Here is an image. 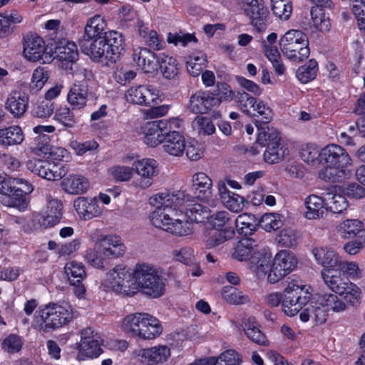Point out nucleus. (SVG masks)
I'll use <instances>...</instances> for the list:
<instances>
[{
  "label": "nucleus",
  "instance_id": "obj_34",
  "mask_svg": "<svg viewBox=\"0 0 365 365\" xmlns=\"http://www.w3.org/2000/svg\"><path fill=\"white\" fill-rule=\"evenodd\" d=\"M307 212L304 215L309 220L323 217L326 212L324 200L316 195H310L305 199Z\"/></svg>",
  "mask_w": 365,
  "mask_h": 365
},
{
  "label": "nucleus",
  "instance_id": "obj_57",
  "mask_svg": "<svg viewBox=\"0 0 365 365\" xmlns=\"http://www.w3.org/2000/svg\"><path fill=\"white\" fill-rule=\"evenodd\" d=\"M21 21V16L16 11L0 13V34H9L11 24L20 23Z\"/></svg>",
  "mask_w": 365,
  "mask_h": 365
},
{
  "label": "nucleus",
  "instance_id": "obj_24",
  "mask_svg": "<svg viewBox=\"0 0 365 365\" xmlns=\"http://www.w3.org/2000/svg\"><path fill=\"white\" fill-rule=\"evenodd\" d=\"M142 130L144 133V143L151 147L163 143L166 135L160 120L147 122L142 127Z\"/></svg>",
  "mask_w": 365,
  "mask_h": 365
},
{
  "label": "nucleus",
  "instance_id": "obj_63",
  "mask_svg": "<svg viewBox=\"0 0 365 365\" xmlns=\"http://www.w3.org/2000/svg\"><path fill=\"white\" fill-rule=\"evenodd\" d=\"M48 75L43 68L38 67L34 71L30 87L33 90L38 91L43 88L48 81Z\"/></svg>",
  "mask_w": 365,
  "mask_h": 365
},
{
  "label": "nucleus",
  "instance_id": "obj_47",
  "mask_svg": "<svg viewBox=\"0 0 365 365\" xmlns=\"http://www.w3.org/2000/svg\"><path fill=\"white\" fill-rule=\"evenodd\" d=\"M245 334L252 341L261 346L268 345L267 337L255 324L254 318H249L247 323H245Z\"/></svg>",
  "mask_w": 365,
  "mask_h": 365
},
{
  "label": "nucleus",
  "instance_id": "obj_25",
  "mask_svg": "<svg viewBox=\"0 0 365 365\" xmlns=\"http://www.w3.org/2000/svg\"><path fill=\"white\" fill-rule=\"evenodd\" d=\"M133 60L145 73H153L158 70L160 58L158 59L155 53L143 48L133 53Z\"/></svg>",
  "mask_w": 365,
  "mask_h": 365
},
{
  "label": "nucleus",
  "instance_id": "obj_56",
  "mask_svg": "<svg viewBox=\"0 0 365 365\" xmlns=\"http://www.w3.org/2000/svg\"><path fill=\"white\" fill-rule=\"evenodd\" d=\"M329 197L326 203L327 207L333 213H341L348 207V201L346 197L339 194H328Z\"/></svg>",
  "mask_w": 365,
  "mask_h": 365
},
{
  "label": "nucleus",
  "instance_id": "obj_48",
  "mask_svg": "<svg viewBox=\"0 0 365 365\" xmlns=\"http://www.w3.org/2000/svg\"><path fill=\"white\" fill-rule=\"evenodd\" d=\"M235 224L237 230L245 235H251L256 228L255 216L248 213L240 215Z\"/></svg>",
  "mask_w": 365,
  "mask_h": 365
},
{
  "label": "nucleus",
  "instance_id": "obj_2",
  "mask_svg": "<svg viewBox=\"0 0 365 365\" xmlns=\"http://www.w3.org/2000/svg\"><path fill=\"white\" fill-rule=\"evenodd\" d=\"M301 309L300 319L306 322L309 319L314 322L316 299L312 298L309 289L296 279L287 282L284 289L282 311L289 317L295 316Z\"/></svg>",
  "mask_w": 365,
  "mask_h": 365
},
{
  "label": "nucleus",
  "instance_id": "obj_27",
  "mask_svg": "<svg viewBox=\"0 0 365 365\" xmlns=\"http://www.w3.org/2000/svg\"><path fill=\"white\" fill-rule=\"evenodd\" d=\"M74 207L79 216L85 220L98 217L102 212L96 199L88 200L85 197H78L74 201Z\"/></svg>",
  "mask_w": 365,
  "mask_h": 365
},
{
  "label": "nucleus",
  "instance_id": "obj_3",
  "mask_svg": "<svg viewBox=\"0 0 365 365\" xmlns=\"http://www.w3.org/2000/svg\"><path fill=\"white\" fill-rule=\"evenodd\" d=\"M87 43L82 42L80 45L81 49L96 62H103L105 60L116 62L124 50L123 36L115 31L104 32L103 36L94 39L89 45Z\"/></svg>",
  "mask_w": 365,
  "mask_h": 365
},
{
  "label": "nucleus",
  "instance_id": "obj_21",
  "mask_svg": "<svg viewBox=\"0 0 365 365\" xmlns=\"http://www.w3.org/2000/svg\"><path fill=\"white\" fill-rule=\"evenodd\" d=\"M28 104L29 96L26 93L21 91H13L7 97L5 108L14 117L21 118L26 113Z\"/></svg>",
  "mask_w": 365,
  "mask_h": 365
},
{
  "label": "nucleus",
  "instance_id": "obj_22",
  "mask_svg": "<svg viewBox=\"0 0 365 365\" xmlns=\"http://www.w3.org/2000/svg\"><path fill=\"white\" fill-rule=\"evenodd\" d=\"M312 253L318 264L324 269L331 271L338 269L342 260L334 250L328 247H316L313 249Z\"/></svg>",
  "mask_w": 365,
  "mask_h": 365
},
{
  "label": "nucleus",
  "instance_id": "obj_19",
  "mask_svg": "<svg viewBox=\"0 0 365 365\" xmlns=\"http://www.w3.org/2000/svg\"><path fill=\"white\" fill-rule=\"evenodd\" d=\"M65 272L68 277L70 284L76 287L75 293L78 296L83 294L86 292L82 280L86 277L84 265L81 262L71 261L66 263Z\"/></svg>",
  "mask_w": 365,
  "mask_h": 365
},
{
  "label": "nucleus",
  "instance_id": "obj_43",
  "mask_svg": "<svg viewBox=\"0 0 365 365\" xmlns=\"http://www.w3.org/2000/svg\"><path fill=\"white\" fill-rule=\"evenodd\" d=\"M253 110V116L257 118L255 119V123L257 127L262 125H267L272 119V109L267 106L262 101H257Z\"/></svg>",
  "mask_w": 365,
  "mask_h": 365
},
{
  "label": "nucleus",
  "instance_id": "obj_23",
  "mask_svg": "<svg viewBox=\"0 0 365 365\" xmlns=\"http://www.w3.org/2000/svg\"><path fill=\"white\" fill-rule=\"evenodd\" d=\"M170 356V350L166 345H160L151 348L143 349L140 351L138 356L140 361L149 365L163 363Z\"/></svg>",
  "mask_w": 365,
  "mask_h": 365
},
{
  "label": "nucleus",
  "instance_id": "obj_44",
  "mask_svg": "<svg viewBox=\"0 0 365 365\" xmlns=\"http://www.w3.org/2000/svg\"><path fill=\"white\" fill-rule=\"evenodd\" d=\"M344 299L353 307H357L361 302V289L351 281L346 282L344 290L339 294Z\"/></svg>",
  "mask_w": 365,
  "mask_h": 365
},
{
  "label": "nucleus",
  "instance_id": "obj_33",
  "mask_svg": "<svg viewBox=\"0 0 365 365\" xmlns=\"http://www.w3.org/2000/svg\"><path fill=\"white\" fill-rule=\"evenodd\" d=\"M240 363L239 354L233 349L227 350L217 357L200 359V365H240Z\"/></svg>",
  "mask_w": 365,
  "mask_h": 365
},
{
  "label": "nucleus",
  "instance_id": "obj_10",
  "mask_svg": "<svg viewBox=\"0 0 365 365\" xmlns=\"http://www.w3.org/2000/svg\"><path fill=\"white\" fill-rule=\"evenodd\" d=\"M283 54L294 62H301L309 55V41L307 35L299 30H289L279 40Z\"/></svg>",
  "mask_w": 365,
  "mask_h": 365
},
{
  "label": "nucleus",
  "instance_id": "obj_39",
  "mask_svg": "<svg viewBox=\"0 0 365 365\" xmlns=\"http://www.w3.org/2000/svg\"><path fill=\"white\" fill-rule=\"evenodd\" d=\"M159 66L164 78H175L180 72L179 63L176 58L163 55L160 58Z\"/></svg>",
  "mask_w": 365,
  "mask_h": 365
},
{
  "label": "nucleus",
  "instance_id": "obj_37",
  "mask_svg": "<svg viewBox=\"0 0 365 365\" xmlns=\"http://www.w3.org/2000/svg\"><path fill=\"white\" fill-rule=\"evenodd\" d=\"M364 228V223L358 219H347L340 222L337 232L344 238H352L359 235Z\"/></svg>",
  "mask_w": 365,
  "mask_h": 365
},
{
  "label": "nucleus",
  "instance_id": "obj_36",
  "mask_svg": "<svg viewBox=\"0 0 365 365\" xmlns=\"http://www.w3.org/2000/svg\"><path fill=\"white\" fill-rule=\"evenodd\" d=\"M106 26L105 21L99 15L90 19L85 26L84 40L88 41L92 38L96 39L101 36L102 34H104Z\"/></svg>",
  "mask_w": 365,
  "mask_h": 365
},
{
  "label": "nucleus",
  "instance_id": "obj_50",
  "mask_svg": "<svg viewBox=\"0 0 365 365\" xmlns=\"http://www.w3.org/2000/svg\"><path fill=\"white\" fill-rule=\"evenodd\" d=\"M237 107L243 113L251 114L250 110L255 108L257 99L245 91H237L235 96Z\"/></svg>",
  "mask_w": 365,
  "mask_h": 365
},
{
  "label": "nucleus",
  "instance_id": "obj_13",
  "mask_svg": "<svg viewBox=\"0 0 365 365\" xmlns=\"http://www.w3.org/2000/svg\"><path fill=\"white\" fill-rule=\"evenodd\" d=\"M156 96L155 90L147 85L132 86L125 93L127 102L143 106H150L156 99Z\"/></svg>",
  "mask_w": 365,
  "mask_h": 365
},
{
  "label": "nucleus",
  "instance_id": "obj_29",
  "mask_svg": "<svg viewBox=\"0 0 365 365\" xmlns=\"http://www.w3.org/2000/svg\"><path fill=\"white\" fill-rule=\"evenodd\" d=\"M24 139V135L21 127L11 125L0 129V146L8 148L20 145Z\"/></svg>",
  "mask_w": 365,
  "mask_h": 365
},
{
  "label": "nucleus",
  "instance_id": "obj_60",
  "mask_svg": "<svg viewBox=\"0 0 365 365\" xmlns=\"http://www.w3.org/2000/svg\"><path fill=\"white\" fill-rule=\"evenodd\" d=\"M103 254L100 252V249L97 251L89 249L86 252L85 259L86 262L91 266L102 269L107 264V260Z\"/></svg>",
  "mask_w": 365,
  "mask_h": 365
},
{
  "label": "nucleus",
  "instance_id": "obj_9",
  "mask_svg": "<svg viewBox=\"0 0 365 365\" xmlns=\"http://www.w3.org/2000/svg\"><path fill=\"white\" fill-rule=\"evenodd\" d=\"M102 284L106 291L111 290L124 296L132 297L137 293L133 272L123 264H118L108 272Z\"/></svg>",
  "mask_w": 365,
  "mask_h": 365
},
{
  "label": "nucleus",
  "instance_id": "obj_45",
  "mask_svg": "<svg viewBox=\"0 0 365 365\" xmlns=\"http://www.w3.org/2000/svg\"><path fill=\"white\" fill-rule=\"evenodd\" d=\"M222 297L227 302L232 304H242L250 302L248 295L231 286L222 288Z\"/></svg>",
  "mask_w": 365,
  "mask_h": 365
},
{
  "label": "nucleus",
  "instance_id": "obj_38",
  "mask_svg": "<svg viewBox=\"0 0 365 365\" xmlns=\"http://www.w3.org/2000/svg\"><path fill=\"white\" fill-rule=\"evenodd\" d=\"M273 262L288 274L297 267V259L292 252L282 250L275 255Z\"/></svg>",
  "mask_w": 365,
  "mask_h": 365
},
{
  "label": "nucleus",
  "instance_id": "obj_5",
  "mask_svg": "<svg viewBox=\"0 0 365 365\" xmlns=\"http://www.w3.org/2000/svg\"><path fill=\"white\" fill-rule=\"evenodd\" d=\"M326 168L319 171V178L325 181H338L344 174V168L351 164V158L344 148L336 144H329L320 152Z\"/></svg>",
  "mask_w": 365,
  "mask_h": 365
},
{
  "label": "nucleus",
  "instance_id": "obj_28",
  "mask_svg": "<svg viewBox=\"0 0 365 365\" xmlns=\"http://www.w3.org/2000/svg\"><path fill=\"white\" fill-rule=\"evenodd\" d=\"M163 143L165 152L173 156H181L185 150V138L178 131L166 134Z\"/></svg>",
  "mask_w": 365,
  "mask_h": 365
},
{
  "label": "nucleus",
  "instance_id": "obj_31",
  "mask_svg": "<svg viewBox=\"0 0 365 365\" xmlns=\"http://www.w3.org/2000/svg\"><path fill=\"white\" fill-rule=\"evenodd\" d=\"M61 187L66 192L79 195L85 192L89 187L86 178L79 175H70L61 182Z\"/></svg>",
  "mask_w": 365,
  "mask_h": 365
},
{
  "label": "nucleus",
  "instance_id": "obj_40",
  "mask_svg": "<svg viewBox=\"0 0 365 365\" xmlns=\"http://www.w3.org/2000/svg\"><path fill=\"white\" fill-rule=\"evenodd\" d=\"M259 133L257 138V143L262 147H267L269 143L275 142L276 144L281 143V137L277 129L269 127L267 125H262L257 127Z\"/></svg>",
  "mask_w": 365,
  "mask_h": 365
},
{
  "label": "nucleus",
  "instance_id": "obj_8",
  "mask_svg": "<svg viewBox=\"0 0 365 365\" xmlns=\"http://www.w3.org/2000/svg\"><path fill=\"white\" fill-rule=\"evenodd\" d=\"M39 329L48 332L68 324L73 317L71 307L67 304L49 303L39 312Z\"/></svg>",
  "mask_w": 365,
  "mask_h": 365
},
{
  "label": "nucleus",
  "instance_id": "obj_18",
  "mask_svg": "<svg viewBox=\"0 0 365 365\" xmlns=\"http://www.w3.org/2000/svg\"><path fill=\"white\" fill-rule=\"evenodd\" d=\"M219 106L220 101L213 93L197 92L190 96L187 108L193 113L202 114Z\"/></svg>",
  "mask_w": 365,
  "mask_h": 365
},
{
  "label": "nucleus",
  "instance_id": "obj_16",
  "mask_svg": "<svg viewBox=\"0 0 365 365\" xmlns=\"http://www.w3.org/2000/svg\"><path fill=\"white\" fill-rule=\"evenodd\" d=\"M23 53L26 59L36 62L43 59L46 46L43 39L36 34H28L23 38Z\"/></svg>",
  "mask_w": 365,
  "mask_h": 365
},
{
  "label": "nucleus",
  "instance_id": "obj_14",
  "mask_svg": "<svg viewBox=\"0 0 365 365\" xmlns=\"http://www.w3.org/2000/svg\"><path fill=\"white\" fill-rule=\"evenodd\" d=\"M56 58L61 61V67L73 71V65L78 60V52L74 42L63 38L56 43L54 48Z\"/></svg>",
  "mask_w": 365,
  "mask_h": 365
},
{
  "label": "nucleus",
  "instance_id": "obj_62",
  "mask_svg": "<svg viewBox=\"0 0 365 365\" xmlns=\"http://www.w3.org/2000/svg\"><path fill=\"white\" fill-rule=\"evenodd\" d=\"M192 125L197 128L199 133H202L206 135H212L215 132V127L212 120L207 117L197 116Z\"/></svg>",
  "mask_w": 365,
  "mask_h": 365
},
{
  "label": "nucleus",
  "instance_id": "obj_35",
  "mask_svg": "<svg viewBox=\"0 0 365 365\" xmlns=\"http://www.w3.org/2000/svg\"><path fill=\"white\" fill-rule=\"evenodd\" d=\"M255 240L245 238L240 240L235 245L232 257L238 261H247L252 258L255 254Z\"/></svg>",
  "mask_w": 365,
  "mask_h": 365
},
{
  "label": "nucleus",
  "instance_id": "obj_55",
  "mask_svg": "<svg viewBox=\"0 0 365 365\" xmlns=\"http://www.w3.org/2000/svg\"><path fill=\"white\" fill-rule=\"evenodd\" d=\"M234 235L235 231L232 229L217 231L207 239L205 242L206 247L210 249L219 246L229 239L232 238Z\"/></svg>",
  "mask_w": 365,
  "mask_h": 365
},
{
  "label": "nucleus",
  "instance_id": "obj_26",
  "mask_svg": "<svg viewBox=\"0 0 365 365\" xmlns=\"http://www.w3.org/2000/svg\"><path fill=\"white\" fill-rule=\"evenodd\" d=\"M91 97L93 96L88 93L86 86L74 84L70 88L67 100L73 110H80L86 106Z\"/></svg>",
  "mask_w": 365,
  "mask_h": 365
},
{
  "label": "nucleus",
  "instance_id": "obj_64",
  "mask_svg": "<svg viewBox=\"0 0 365 365\" xmlns=\"http://www.w3.org/2000/svg\"><path fill=\"white\" fill-rule=\"evenodd\" d=\"M302 159L308 164L314 165L320 156L319 149L314 145H307L300 152Z\"/></svg>",
  "mask_w": 365,
  "mask_h": 365
},
{
  "label": "nucleus",
  "instance_id": "obj_17",
  "mask_svg": "<svg viewBox=\"0 0 365 365\" xmlns=\"http://www.w3.org/2000/svg\"><path fill=\"white\" fill-rule=\"evenodd\" d=\"M136 173L141 177L135 182L137 186L146 189L153 184V178L158 175V163L154 159L145 158L138 160L135 164Z\"/></svg>",
  "mask_w": 365,
  "mask_h": 365
},
{
  "label": "nucleus",
  "instance_id": "obj_20",
  "mask_svg": "<svg viewBox=\"0 0 365 365\" xmlns=\"http://www.w3.org/2000/svg\"><path fill=\"white\" fill-rule=\"evenodd\" d=\"M96 245L100 252L106 257H118L125 252V246L117 236L106 235L98 240Z\"/></svg>",
  "mask_w": 365,
  "mask_h": 365
},
{
  "label": "nucleus",
  "instance_id": "obj_41",
  "mask_svg": "<svg viewBox=\"0 0 365 365\" xmlns=\"http://www.w3.org/2000/svg\"><path fill=\"white\" fill-rule=\"evenodd\" d=\"M264 153V160L269 164L279 163L287 153V148L282 143H269Z\"/></svg>",
  "mask_w": 365,
  "mask_h": 365
},
{
  "label": "nucleus",
  "instance_id": "obj_46",
  "mask_svg": "<svg viewBox=\"0 0 365 365\" xmlns=\"http://www.w3.org/2000/svg\"><path fill=\"white\" fill-rule=\"evenodd\" d=\"M317 71V62L314 59H310L297 70V77L302 83H307L316 78Z\"/></svg>",
  "mask_w": 365,
  "mask_h": 365
},
{
  "label": "nucleus",
  "instance_id": "obj_1",
  "mask_svg": "<svg viewBox=\"0 0 365 365\" xmlns=\"http://www.w3.org/2000/svg\"><path fill=\"white\" fill-rule=\"evenodd\" d=\"M191 197L182 191L175 192H160L149 198L150 205L155 210L150 214L152 224L175 236H185L192 232V225L189 222L183 212L178 210Z\"/></svg>",
  "mask_w": 365,
  "mask_h": 365
},
{
  "label": "nucleus",
  "instance_id": "obj_32",
  "mask_svg": "<svg viewBox=\"0 0 365 365\" xmlns=\"http://www.w3.org/2000/svg\"><path fill=\"white\" fill-rule=\"evenodd\" d=\"M192 187L195 190L197 197L208 200L212 194V180L205 173L200 172L193 175Z\"/></svg>",
  "mask_w": 365,
  "mask_h": 365
},
{
  "label": "nucleus",
  "instance_id": "obj_11",
  "mask_svg": "<svg viewBox=\"0 0 365 365\" xmlns=\"http://www.w3.org/2000/svg\"><path fill=\"white\" fill-rule=\"evenodd\" d=\"M101 336L91 327H87L81 331V343L78 345L77 359L83 361L86 358H93L98 356L102 352L101 348Z\"/></svg>",
  "mask_w": 365,
  "mask_h": 365
},
{
  "label": "nucleus",
  "instance_id": "obj_7",
  "mask_svg": "<svg viewBox=\"0 0 365 365\" xmlns=\"http://www.w3.org/2000/svg\"><path fill=\"white\" fill-rule=\"evenodd\" d=\"M133 274L136 280L137 291L140 288L145 294L153 298H158L164 294V279L154 266L146 263L137 264Z\"/></svg>",
  "mask_w": 365,
  "mask_h": 365
},
{
  "label": "nucleus",
  "instance_id": "obj_53",
  "mask_svg": "<svg viewBox=\"0 0 365 365\" xmlns=\"http://www.w3.org/2000/svg\"><path fill=\"white\" fill-rule=\"evenodd\" d=\"M49 141L50 138L48 135L46 134L38 135L29 144L31 153L38 156L47 154L50 150Z\"/></svg>",
  "mask_w": 365,
  "mask_h": 365
},
{
  "label": "nucleus",
  "instance_id": "obj_6",
  "mask_svg": "<svg viewBox=\"0 0 365 365\" xmlns=\"http://www.w3.org/2000/svg\"><path fill=\"white\" fill-rule=\"evenodd\" d=\"M33 187L21 178H5L0 182V193L4 196L1 203L6 207H13L24 211L28 206V194Z\"/></svg>",
  "mask_w": 365,
  "mask_h": 365
},
{
  "label": "nucleus",
  "instance_id": "obj_54",
  "mask_svg": "<svg viewBox=\"0 0 365 365\" xmlns=\"http://www.w3.org/2000/svg\"><path fill=\"white\" fill-rule=\"evenodd\" d=\"M273 14L281 20H287L292 11L290 0H271Z\"/></svg>",
  "mask_w": 365,
  "mask_h": 365
},
{
  "label": "nucleus",
  "instance_id": "obj_15",
  "mask_svg": "<svg viewBox=\"0 0 365 365\" xmlns=\"http://www.w3.org/2000/svg\"><path fill=\"white\" fill-rule=\"evenodd\" d=\"M245 11L250 18L252 25L259 32L265 29L269 11L262 0H247Z\"/></svg>",
  "mask_w": 365,
  "mask_h": 365
},
{
  "label": "nucleus",
  "instance_id": "obj_51",
  "mask_svg": "<svg viewBox=\"0 0 365 365\" xmlns=\"http://www.w3.org/2000/svg\"><path fill=\"white\" fill-rule=\"evenodd\" d=\"M298 233L292 228L282 230L276 237L277 242L284 247H293L297 245Z\"/></svg>",
  "mask_w": 365,
  "mask_h": 365
},
{
  "label": "nucleus",
  "instance_id": "obj_59",
  "mask_svg": "<svg viewBox=\"0 0 365 365\" xmlns=\"http://www.w3.org/2000/svg\"><path fill=\"white\" fill-rule=\"evenodd\" d=\"M53 110V103L43 100L36 103L32 110V114L35 117L45 118L51 116Z\"/></svg>",
  "mask_w": 365,
  "mask_h": 365
},
{
  "label": "nucleus",
  "instance_id": "obj_4",
  "mask_svg": "<svg viewBox=\"0 0 365 365\" xmlns=\"http://www.w3.org/2000/svg\"><path fill=\"white\" fill-rule=\"evenodd\" d=\"M121 329L128 335L143 340L153 339L163 331L159 319L146 312L126 315L121 322Z\"/></svg>",
  "mask_w": 365,
  "mask_h": 365
},
{
  "label": "nucleus",
  "instance_id": "obj_61",
  "mask_svg": "<svg viewBox=\"0 0 365 365\" xmlns=\"http://www.w3.org/2000/svg\"><path fill=\"white\" fill-rule=\"evenodd\" d=\"M352 279H358L362 277V270L355 262L341 260L338 268Z\"/></svg>",
  "mask_w": 365,
  "mask_h": 365
},
{
  "label": "nucleus",
  "instance_id": "obj_12",
  "mask_svg": "<svg viewBox=\"0 0 365 365\" xmlns=\"http://www.w3.org/2000/svg\"><path fill=\"white\" fill-rule=\"evenodd\" d=\"M26 168L33 173L48 180H58L65 175L64 170H61L57 165L40 159L28 160Z\"/></svg>",
  "mask_w": 365,
  "mask_h": 365
},
{
  "label": "nucleus",
  "instance_id": "obj_42",
  "mask_svg": "<svg viewBox=\"0 0 365 365\" xmlns=\"http://www.w3.org/2000/svg\"><path fill=\"white\" fill-rule=\"evenodd\" d=\"M185 214L190 220L197 223L204 222L206 220H209L210 217V210L198 203L187 205Z\"/></svg>",
  "mask_w": 365,
  "mask_h": 365
},
{
  "label": "nucleus",
  "instance_id": "obj_58",
  "mask_svg": "<svg viewBox=\"0 0 365 365\" xmlns=\"http://www.w3.org/2000/svg\"><path fill=\"white\" fill-rule=\"evenodd\" d=\"M222 202L230 210L238 212L242 210L246 201L243 197L232 192L229 196L224 197Z\"/></svg>",
  "mask_w": 365,
  "mask_h": 365
},
{
  "label": "nucleus",
  "instance_id": "obj_30",
  "mask_svg": "<svg viewBox=\"0 0 365 365\" xmlns=\"http://www.w3.org/2000/svg\"><path fill=\"white\" fill-rule=\"evenodd\" d=\"M321 276L326 286L334 293L339 294L350 280L345 278L340 272H334L330 269H323Z\"/></svg>",
  "mask_w": 365,
  "mask_h": 365
},
{
  "label": "nucleus",
  "instance_id": "obj_52",
  "mask_svg": "<svg viewBox=\"0 0 365 365\" xmlns=\"http://www.w3.org/2000/svg\"><path fill=\"white\" fill-rule=\"evenodd\" d=\"M284 224V217L279 214L267 213L262 217L260 225L267 232L280 228Z\"/></svg>",
  "mask_w": 365,
  "mask_h": 365
},
{
  "label": "nucleus",
  "instance_id": "obj_49",
  "mask_svg": "<svg viewBox=\"0 0 365 365\" xmlns=\"http://www.w3.org/2000/svg\"><path fill=\"white\" fill-rule=\"evenodd\" d=\"M318 302L329 307L333 312H339L346 309L345 303L334 294H318Z\"/></svg>",
  "mask_w": 365,
  "mask_h": 365
}]
</instances>
